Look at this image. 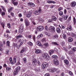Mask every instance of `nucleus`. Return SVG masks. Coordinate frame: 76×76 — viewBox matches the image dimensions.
Returning a JSON list of instances; mask_svg holds the SVG:
<instances>
[{"mask_svg":"<svg viewBox=\"0 0 76 76\" xmlns=\"http://www.w3.org/2000/svg\"><path fill=\"white\" fill-rule=\"evenodd\" d=\"M1 9H2V10L4 11V12H6V10L4 8V7H3V6H1Z\"/></svg>","mask_w":76,"mask_h":76,"instance_id":"35","label":"nucleus"},{"mask_svg":"<svg viewBox=\"0 0 76 76\" xmlns=\"http://www.w3.org/2000/svg\"><path fill=\"white\" fill-rule=\"evenodd\" d=\"M7 45L8 47H10V42L9 41H7Z\"/></svg>","mask_w":76,"mask_h":76,"instance_id":"34","label":"nucleus"},{"mask_svg":"<svg viewBox=\"0 0 76 76\" xmlns=\"http://www.w3.org/2000/svg\"><path fill=\"white\" fill-rule=\"evenodd\" d=\"M37 44L38 45H39V47H41V46L42 45L41 43V42H40L39 41H38L37 42Z\"/></svg>","mask_w":76,"mask_h":76,"instance_id":"26","label":"nucleus"},{"mask_svg":"<svg viewBox=\"0 0 76 76\" xmlns=\"http://www.w3.org/2000/svg\"><path fill=\"white\" fill-rule=\"evenodd\" d=\"M19 42H21L20 45H19V47H20L21 46V45H23V44L24 43V40L23 39H20L19 40H18Z\"/></svg>","mask_w":76,"mask_h":76,"instance_id":"13","label":"nucleus"},{"mask_svg":"<svg viewBox=\"0 0 76 76\" xmlns=\"http://www.w3.org/2000/svg\"><path fill=\"white\" fill-rule=\"evenodd\" d=\"M15 70H18V72H19V70H20V66L17 67L15 69Z\"/></svg>","mask_w":76,"mask_h":76,"instance_id":"29","label":"nucleus"},{"mask_svg":"<svg viewBox=\"0 0 76 76\" xmlns=\"http://www.w3.org/2000/svg\"><path fill=\"white\" fill-rule=\"evenodd\" d=\"M16 59H17V57L16 56L14 57V62L15 63L16 62Z\"/></svg>","mask_w":76,"mask_h":76,"instance_id":"33","label":"nucleus"},{"mask_svg":"<svg viewBox=\"0 0 76 76\" xmlns=\"http://www.w3.org/2000/svg\"><path fill=\"white\" fill-rule=\"evenodd\" d=\"M49 30L50 32H54L56 31L55 28L54 27H50L49 28Z\"/></svg>","mask_w":76,"mask_h":76,"instance_id":"8","label":"nucleus"},{"mask_svg":"<svg viewBox=\"0 0 76 76\" xmlns=\"http://www.w3.org/2000/svg\"><path fill=\"white\" fill-rule=\"evenodd\" d=\"M72 37H75V36H76V34H72Z\"/></svg>","mask_w":76,"mask_h":76,"instance_id":"59","label":"nucleus"},{"mask_svg":"<svg viewBox=\"0 0 76 76\" xmlns=\"http://www.w3.org/2000/svg\"><path fill=\"white\" fill-rule=\"evenodd\" d=\"M45 29L46 31H48V27L47 26H46L45 27Z\"/></svg>","mask_w":76,"mask_h":76,"instance_id":"43","label":"nucleus"},{"mask_svg":"<svg viewBox=\"0 0 76 76\" xmlns=\"http://www.w3.org/2000/svg\"><path fill=\"white\" fill-rule=\"evenodd\" d=\"M59 15L60 16H62L63 15V12L60 11L59 13Z\"/></svg>","mask_w":76,"mask_h":76,"instance_id":"37","label":"nucleus"},{"mask_svg":"<svg viewBox=\"0 0 76 76\" xmlns=\"http://www.w3.org/2000/svg\"><path fill=\"white\" fill-rule=\"evenodd\" d=\"M22 35H20L16 37V38H17L18 39H20V38H22Z\"/></svg>","mask_w":76,"mask_h":76,"instance_id":"21","label":"nucleus"},{"mask_svg":"<svg viewBox=\"0 0 76 76\" xmlns=\"http://www.w3.org/2000/svg\"><path fill=\"white\" fill-rule=\"evenodd\" d=\"M7 27H8V28H11L10 24V23H8L7 24Z\"/></svg>","mask_w":76,"mask_h":76,"instance_id":"50","label":"nucleus"},{"mask_svg":"<svg viewBox=\"0 0 76 76\" xmlns=\"http://www.w3.org/2000/svg\"><path fill=\"white\" fill-rule=\"evenodd\" d=\"M59 20L61 21V22H63V18H60L59 19Z\"/></svg>","mask_w":76,"mask_h":76,"instance_id":"60","label":"nucleus"},{"mask_svg":"<svg viewBox=\"0 0 76 76\" xmlns=\"http://www.w3.org/2000/svg\"><path fill=\"white\" fill-rule=\"evenodd\" d=\"M23 76H28V75L26 74H24L23 75Z\"/></svg>","mask_w":76,"mask_h":76,"instance_id":"61","label":"nucleus"},{"mask_svg":"<svg viewBox=\"0 0 76 76\" xmlns=\"http://www.w3.org/2000/svg\"><path fill=\"white\" fill-rule=\"evenodd\" d=\"M28 45H29L30 46H32L33 44L31 42H29L28 43Z\"/></svg>","mask_w":76,"mask_h":76,"instance_id":"31","label":"nucleus"},{"mask_svg":"<svg viewBox=\"0 0 76 76\" xmlns=\"http://www.w3.org/2000/svg\"><path fill=\"white\" fill-rule=\"evenodd\" d=\"M72 50L74 51H76V48H72Z\"/></svg>","mask_w":76,"mask_h":76,"instance_id":"41","label":"nucleus"},{"mask_svg":"<svg viewBox=\"0 0 76 76\" xmlns=\"http://www.w3.org/2000/svg\"><path fill=\"white\" fill-rule=\"evenodd\" d=\"M64 13L65 14H66V9H65L64 10Z\"/></svg>","mask_w":76,"mask_h":76,"instance_id":"62","label":"nucleus"},{"mask_svg":"<svg viewBox=\"0 0 76 76\" xmlns=\"http://www.w3.org/2000/svg\"><path fill=\"white\" fill-rule=\"evenodd\" d=\"M7 33H10V31L8 30H7L6 31Z\"/></svg>","mask_w":76,"mask_h":76,"instance_id":"64","label":"nucleus"},{"mask_svg":"<svg viewBox=\"0 0 76 76\" xmlns=\"http://www.w3.org/2000/svg\"><path fill=\"white\" fill-rule=\"evenodd\" d=\"M12 3L14 5V6H17L18 4V3L16 2H15L14 1H12Z\"/></svg>","mask_w":76,"mask_h":76,"instance_id":"25","label":"nucleus"},{"mask_svg":"<svg viewBox=\"0 0 76 76\" xmlns=\"http://www.w3.org/2000/svg\"><path fill=\"white\" fill-rule=\"evenodd\" d=\"M26 48H24L23 49H22L20 52V53H24V52L26 51Z\"/></svg>","mask_w":76,"mask_h":76,"instance_id":"16","label":"nucleus"},{"mask_svg":"<svg viewBox=\"0 0 76 76\" xmlns=\"http://www.w3.org/2000/svg\"><path fill=\"white\" fill-rule=\"evenodd\" d=\"M67 29L68 31H72V26L70 25L69 26V27H68L67 28Z\"/></svg>","mask_w":76,"mask_h":76,"instance_id":"23","label":"nucleus"},{"mask_svg":"<svg viewBox=\"0 0 76 76\" xmlns=\"http://www.w3.org/2000/svg\"><path fill=\"white\" fill-rule=\"evenodd\" d=\"M13 46L14 47H17V46H18V45L16 43H14L13 44Z\"/></svg>","mask_w":76,"mask_h":76,"instance_id":"47","label":"nucleus"},{"mask_svg":"<svg viewBox=\"0 0 76 76\" xmlns=\"http://www.w3.org/2000/svg\"><path fill=\"white\" fill-rule=\"evenodd\" d=\"M52 44L53 45H58V44L56 42H53Z\"/></svg>","mask_w":76,"mask_h":76,"instance_id":"39","label":"nucleus"},{"mask_svg":"<svg viewBox=\"0 0 76 76\" xmlns=\"http://www.w3.org/2000/svg\"><path fill=\"white\" fill-rule=\"evenodd\" d=\"M31 37H32V36L31 35H29L28 36V38H31Z\"/></svg>","mask_w":76,"mask_h":76,"instance_id":"54","label":"nucleus"},{"mask_svg":"<svg viewBox=\"0 0 76 76\" xmlns=\"http://www.w3.org/2000/svg\"><path fill=\"white\" fill-rule=\"evenodd\" d=\"M54 52V50H51L49 51V54L50 56L51 54H53V53Z\"/></svg>","mask_w":76,"mask_h":76,"instance_id":"19","label":"nucleus"},{"mask_svg":"<svg viewBox=\"0 0 76 76\" xmlns=\"http://www.w3.org/2000/svg\"><path fill=\"white\" fill-rule=\"evenodd\" d=\"M10 63L12 64H14V63L13 62V61H10Z\"/></svg>","mask_w":76,"mask_h":76,"instance_id":"57","label":"nucleus"},{"mask_svg":"<svg viewBox=\"0 0 76 76\" xmlns=\"http://www.w3.org/2000/svg\"><path fill=\"white\" fill-rule=\"evenodd\" d=\"M42 56L44 57L46 60H49L50 58V57L48 55V53H43L42 54Z\"/></svg>","mask_w":76,"mask_h":76,"instance_id":"1","label":"nucleus"},{"mask_svg":"<svg viewBox=\"0 0 76 76\" xmlns=\"http://www.w3.org/2000/svg\"><path fill=\"white\" fill-rule=\"evenodd\" d=\"M42 12L41 9L39 8L38 10H36L35 11L34 13L36 15H39Z\"/></svg>","mask_w":76,"mask_h":76,"instance_id":"2","label":"nucleus"},{"mask_svg":"<svg viewBox=\"0 0 76 76\" xmlns=\"http://www.w3.org/2000/svg\"><path fill=\"white\" fill-rule=\"evenodd\" d=\"M1 14L2 16H3L5 15V12H1Z\"/></svg>","mask_w":76,"mask_h":76,"instance_id":"45","label":"nucleus"},{"mask_svg":"<svg viewBox=\"0 0 76 76\" xmlns=\"http://www.w3.org/2000/svg\"><path fill=\"white\" fill-rule=\"evenodd\" d=\"M41 51L37 49L35 51V53L37 54H40Z\"/></svg>","mask_w":76,"mask_h":76,"instance_id":"20","label":"nucleus"},{"mask_svg":"<svg viewBox=\"0 0 76 76\" xmlns=\"http://www.w3.org/2000/svg\"><path fill=\"white\" fill-rule=\"evenodd\" d=\"M52 19L53 20H54L55 21L57 20V18L54 16H52Z\"/></svg>","mask_w":76,"mask_h":76,"instance_id":"22","label":"nucleus"},{"mask_svg":"<svg viewBox=\"0 0 76 76\" xmlns=\"http://www.w3.org/2000/svg\"><path fill=\"white\" fill-rule=\"evenodd\" d=\"M18 70H16V69L14 71V72H13L14 75H16L18 74Z\"/></svg>","mask_w":76,"mask_h":76,"instance_id":"24","label":"nucleus"},{"mask_svg":"<svg viewBox=\"0 0 76 76\" xmlns=\"http://www.w3.org/2000/svg\"><path fill=\"white\" fill-rule=\"evenodd\" d=\"M69 74L70 75H73V73H72V72H71V71H70L69 72Z\"/></svg>","mask_w":76,"mask_h":76,"instance_id":"55","label":"nucleus"},{"mask_svg":"<svg viewBox=\"0 0 76 76\" xmlns=\"http://www.w3.org/2000/svg\"><path fill=\"white\" fill-rule=\"evenodd\" d=\"M44 45L45 46H46V47H47V46H48V43H45L44 44Z\"/></svg>","mask_w":76,"mask_h":76,"instance_id":"58","label":"nucleus"},{"mask_svg":"<svg viewBox=\"0 0 76 76\" xmlns=\"http://www.w3.org/2000/svg\"><path fill=\"white\" fill-rule=\"evenodd\" d=\"M64 62L66 65L69 64V61L67 60H64Z\"/></svg>","mask_w":76,"mask_h":76,"instance_id":"30","label":"nucleus"},{"mask_svg":"<svg viewBox=\"0 0 76 76\" xmlns=\"http://www.w3.org/2000/svg\"><path fill=\"white\" fill-rule=\"evenodd\" d=\"M25 23L26 24V26H29V20H28V19H25Z\"/></svg>","mask_w":76,"mask_h":76,"instance_id":"12","label":"nucleus"},{"mask_svg":"<svg viewBox=\"0 0 76 76\" xmlns=\"http://www.w3.org/2000/svg\"><path fill=\"white\" fill-rule=\"evenodd\" d=\"M23 61L25 63H26L27 62V60L26 58H23Z\"/></svg>","mask_w":76,"mask_h":76,"instance_id":"36","label":"nucleus"},{"mask_svg":"<svg viewBox=\"0 0 76 76\" xmlns=\"http://www.w3.org/2000/svg\"><path fill=\"white\" fill-rule=\"evenodd\" d=\"M76 3L75 1H73L70 4V6L72 7H74L76 6Z\"/></svg>","mask_w":76,"mask_h":76,"instance_id":"11","label":"nucleus"},{"mask_svg":"<svg viewBox=\"0 0 76 76\" xmlns=\"http://www.w3.org/2000/svg\"><path fill=\"white\" fill-rule=\"evenodd\" d=\"M53 38L54 39H55V38H58V36L56 34L54 35H53Z\"/></svg>","mask_w":76,"mask_h":76,"instance_id":"27","label":"nucleus"},{"mask_svg":"<svg viewBox=\"0 0 76 76\" xmlns=\"http://www.w3.org/2000/svg\"><path fill=\"white\" fill-rule=\"evenodd\" d=\"M52 57L54 58H57V56L56 55H53L52 56Z\"/></svg>","mask_w":76,"mask_h":76,"instance_id":"46","label":"nucleus"},{"mask_svg":"<svg viewBox=\"0 0 76 76\" xmlns=\"http://www.w3.org/2000/svg\"><path fill=\"white\" fill-rule=\"evenodd\" d=\"M13 8L12 7H10V8H8V11L9 13H10L11 12L12 10H13Z\"/></svg>","mask_w":76,"mask_h":76,"instance_id":"15","label":"nucleus"},{"mask_svg":"<svg viewBox=\"0 0 76 76\" xmlns=\"http://www.w3.org/2000/svg\"><path fill=\"white\" fill-rule=\"evenodd\" d=\"M9 50H7L6 51V54H9Z\"/></svg>","mask_w":76,"mask_h":76,"instance_id":"48","label":"nucleus"},{"mask_svg":"<svg viewBox=\"0 0 76 76\" xmlns=\"http://www.w3.org/2000/svg\"><path fill=\"white\" fill-rule=\"evenodd\" d=\"M45 39L43 38V39L42 40V42H45Z\"/></svg>","mask_w":76,"mask_h":76,"instance_id":"51","label":"nucleus"},{"mask_svg":"<svg viewBox=\"0 0 76 76\" xmlns=\"http://www.w3.org/2000/svg\"><path fill=\"white\" fill-rule=\"evenodd\" d=\"M64 75H65V74H64V72H62V73H61V76H64Z\"/></svg>","mask_w":76,"mask_h":76,"instance_id":"63","label":"nucleus"},{"mask_svg":"<svg viewBox=\"0 0 76 76\" xmlns=\"http://www.w3.org/2000/svg\"><path fill=\"white\" fill-rule=\"evenodd\" d=\"M53 62L54 64L56 66L58 65V64H59V62L57 59V58H55L54 59Z\"/></svg>","mask_w":76,"mask_h":76,"instance_id":"7","label":"nucleus"},{"mask_svg":"<svg viewBox=\"0 0 76 76\" xmlns=\"http://www.w3.org/2000/svg\"><path fill=\"white\" fill-rule=\"evenodd\" d=\"M18 16H19V17H20V18H21V17L22 16V14L20 13L19 14Z\"/></svg>","mask_w":76,"mask_h":76,"instance_id":"56","label":"nucleus"},{"mask_svg":"<svg viewBox=\"0 0 76 76\" xmlns=\"http://www.w3.org/2000/svg\"><path fill=\"white\" fill-rule=\"evenodd\" d=\"M61 28V29H64L65 28V27H64V26L63 25H61V26H60Z\"/></svg>","mask_w":76,"mask_h":76,"instance_id":"44","label":"nucleus"},{"mask_svg":"<svg viewBox=\"0 0 76 76\" xmlns=\"http://www.w3.org/2000/svg\"><path fill=\"white\" fill-rule=\"evenodd\" d=\"M48 66V63L47 62H44L42 63V69H45V68H47Z\"/></svg>","mask_w":76,"mask_h":76,"instance_id":"4","label":"nucleus"},{"mask_svg":"<svg viewBox=\"0 0 76 76\" xmlns=\"http://www.w3.org/2000/svg\"><path fill=\"white\" fill-rule=\"evenodd\" d=\"M1 25H2V27L4 28V23L2 22L1 23Z\"/></svg>","mask_w":76,"mask_h":76,"instance_id":"38","label":"nucleus"},{"mask_svg":"<svg viewBox=\"0 0 76 76\" xmlns=\"http://www.w3.org/2000/svg\"><path fill=\"white\" fill-rule=\"evenodd\" d=\"M67 18H68V15L65 16L64 17V19H65V20H66L67 19Z\"/></svg>","mask_w":76,"mask_h":76,"instance_id":"49","label":"nucleus"},{"mask_svg":"<svg viewBox=\"0 0 76 76\" xmlns=\"http://www.w3.org/2000/svg\"><path fill=\"white\" fill-rule=\"evenodd\" d=\"M28 5L29 6V7H33L35 6V4L33 3H29L28 4Z\"/></svg>","mask_w":76,"mask_h":76,"instance_id":"14","label":"nucleus"},{"mask_svg":"<svg viewBox=\"0 0 76 76\" xmlns=\"http://www.w3.org/2000/svg\"><path fill=\"white\" fill-rule=\"evenodd\" d=\"M49 71L50 72H52V73L54 72H56V73H58L60 72V71H59V70H58L57 69H56V68L50 69L49 70Z\"/></svg>","mask_w":76,"mask_h":76,"instance_id":"3","label":"nucleus"},{"mask_svg":"<svg viewBox=\"0 0 76 76\" xmlns=\"http://www.w3.org/2000/svg\"><path fill=\"white\" fill-rule=\"evenodd\" d=\"M68 41L69 42H71L73 41V38L70 37H69L68 38Z\"/></svg>","mask_w":76,"mask_h":76,"instance_id":"18","label":"nucleus"},{"mask_svg":"<svg viewBox=\"0 0 76 76\" xmlns=\"http://www.w3.org/2000/svg\"><path fill=\"white\" fill-rule=\"evenodd\" d=\"M45 35H46L48 36V37H50V35H51V34H50L48 33H47V32H45Z\"/></svg>","mask_w":76,"mask_h":76,"instance_id":"32","label":"nucleus"},{"mask_svg":"<svg viewBox=\"0 0 76 76\" xmlns=\"http://www.w3.org/2000/svg\"><path fill=\"white\" fill-rule=\"evenodd\" d=\"M32 12H29L26 15V16L27 18H30L31 16H32Z\"/></svg>","mask_w":76,"mask_h":76,"instance_id":"10","label":"nucleus"},{"mask_svg":"<svg viewBox=\"0 0 76 76\" xmlns=\"http://www.w3.org/2000/svg\"><path fill=\"white\" fill-rule=\"evenodd\" d=\"M23 28H24L23 25H22L20 27V29L19 30V33H22L23 31Z\"/></svg>","mask_w":76,"mask_h":76,"instance_id":"5","label":"nucleus"},{"mask_svg":"<svg viewBox=\"0 0 76 76\" xmlns=\"http://www.w3.org/2000/svg\"><path fill=\"white\" fill-rule=\"evenodd\" d=\"M43 29H44V27H43V26H39L37 27V31L40 32L41 31H42Z\"/></svg>","mask_w":76,"mask_h":76,"instance_id":"6","label":"nucleus"},{"mask_svg":"<svg viewBox=\"0 0 76 76\" xmlns=\"http://www.w3.org/2000/svg\"><path fill=\"white\" fill-rule=\"evenodd\" d=\"M33 65L34 66H37V64L38 63L37 61V60L36 59L34 58L33 59Z\"/></svg>","mask_w":76,"mask_h":76,"instance_id":"9","label":"nucleus"},{"mask_svg":"<svg viewBox=\"0 0 76 76\" xmlns=\"http://www.w3.org/2000/svg\"><path fill=\"white\" fill-rule=\"evenodd\" d=\"M73 22H74V24H75L76 23V18H75V17L73 18Z\"/></svg>","mask_w":76,"mask_h":76,"instance_id":"40","label":"nucleus"},{"mask_svg":"<svg viewBox=\"0 0 76 76\" xmlns=\"http://www.w3.org/2000/svg\"><path fill=\"white\" fill-rule=\"evenodd\" d=\"M47 2L48 3H53V4H55L56 3V2L53 1H48Z\"/></svg>","mask_w":76,"mask_h":76,"instance_id":"17","label":"nucleus"},{"mask_svg":"<svg viewBox=\"0 0 76 76\" xmlns=\"http://www.w3.org/2000/svg\"><path fill=\"white\" fill-rule=\"evenodd\" d=\"M56 31L58 33H60V32H61V30H60V29L59 28H57L56 29Z\"/></svg>","mask_w":76,"mask_h":76,"instance_id":"28","label":"nucleus"},{"mask_svg":"<svg viewBox=\"0 0 76 76\" xmlns=\"http://www.w3.org/2000/svg\"><path fill=\"white\" fill-rule=\"evenodd\" d=\"M45 76H50V75L48 73H47L45 75Z\"/></svg>","mask_w":76,"mask_h":76,"instance_id":"53","label":"nucleus"},{"mask_svg":"<svg viewBox=\"0 0 76 76\" xmlns=\"http://www.w3.org/2000/svg\"><path fill=\"white\" fill-rule=\"evenodd\" d=\"M63 9V8L61 7H60L58 9V10L59 11H60V10H62Z\"/></svg>","mask_w":76,"mask_h":76,"instance_id":"52","label":"nucleus"},{"mask_svg":"<svg viewBox=\"0 0 76 76\" xmlns=\"http://www.w3.org/2000/svg\"><path fill=\"white\" fill-rule=\"evenodd\" d=\"M11 69V68H10L9 67H7L6 68V69L7 70V71H9V70H10Z\"/></svg>","mask_w":76,"mask_h":76,"instance_id":"42","label":"nucleus"}]
</instances>
